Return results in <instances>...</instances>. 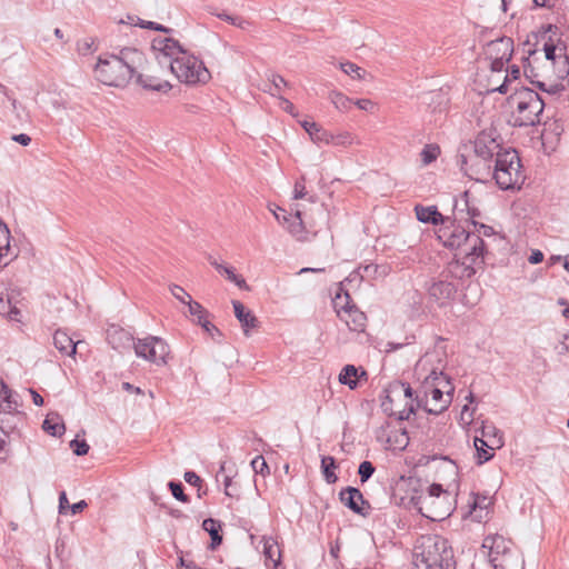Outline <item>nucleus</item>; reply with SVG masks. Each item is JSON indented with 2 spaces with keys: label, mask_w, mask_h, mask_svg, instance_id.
I'll return each mask as SVG.
<instances>
[{
  "label": "nucleus",
  "mask_w": 569,
  "mask_h": 569,
  "mask_svg": "<svg viewBox=\"0 0 569 569\" xmlns=\"http://www.w3.org/2000/svg\"><path fill=\"white\" fill-rule=\"evenodd\" d=\"M437 238L446 248L459 251L456 262L450 264V272L460 278L472 277L476 273L475 266L482 262V238L450 220L438 229Z\"/></svg>",
  "instance_id": "obj_1"
},
{
  "label": "nucleus",
  "mask_w": 569,
  "mask_h": 569,
  "mask_svg": "<svg viewBox=\"0 0 569 569\" xmlns=\"http://www.w3.org/2000/svg\"><path fill=\"white\" fill-rule=\"evenodd\" d=\"M402 483L412 491L409 496V503L423 517L432 521H440L451 515L453 510L452 496L442 489L441 485L433 483L423 490L417 478H408Z\"/></svg>",
  "instance_id": "obj_2"
},
{
  "label": "nucleus",
  "mask_w": 569,
  "mask_h": 569,
  "mask_svg": "<svg viewBox=\"0 0 569 569\" xmlns=\"http://www.w3.org/2000/svg\"><path fill=\"white\" fill-rule=\"evenodd\" d=\"M144 61L143 53L134 48H123L119 54L99 57L94 67L96 78L103 84L124 87Z\"/></svg>",
  "instance_id": "obj_3"
},
{
  "label": "nucleus",
  "mask_w": 569,
  "mask_h": 569,
  "mask_svg": "<svg viewBox=\"0 0 569 569\" xmlns=\"http://www.w3.org/2000/svg\"><path fill=\"white\" fill-rule=\"evenodd\" d=\"M475 158H479L482 163H475L472 158H468L465 154H460L459 163L460 169L473 180H482L485 172L489 174L491 167L487 164L493 157L498 158V154L503 152L501 147V138L495 129L481 131L473 142Z\"/></svg>",
  "instance_id": "obj_4"
},
{
  "label": "nucleus",
  "mask_w": 569,
  "mask_h": 569,
  "mask_svg": "<svg viewBox=\"0 0 569 569\" xmlns=\"http://www.w3.org/2000/svg\"><path fill=\"white\" fill-rule=\"evenodd\" d=\"M418 569H453L455 556L449 541L439 535L421 536L416 546Z\"/></svg>",
  "instance_id": "obj_5"
},
{
  "label": "nucleus",
  "mask_w": 569,
  "mask_h": 569,
  "mask_svg": "<svg viewBox=\"0 0 569 569\" xmlns=\"http://www.w3.org/2000/svg\"><path fill=\"white\" fill-rule=\"evenodd\" d=\"M509 103L513 107L515 126L530 127L541 122L545 101L536 91L526 87L515 89L509 98Z\"/></svg>",
  "instance_id": "obj_6"
},
{
  "label": "nucleus",
  "mask_w": 569,
  "mask_h": 569,
  "mask_svg": "<svg viewBox=\"0 0 569 569\" xmlns=\"http://www.w3.org/2000/svg\"><path fill=\"white\" fill-rule=\"evenodd\" d=\"M492 177L501 190L520 188L525 180L518 152L506 149L495 159Z\"/></svg>",
  "instance_id": "obj_7"
},
{
  "label": "nucleus",
  "mask_w": 569,
  "mask_h": 569,
  "mask_svg": "<svg viewBox=\"0 0 569 569\" xmlns=\"http://www.w3.org/2000/svg\"><path fill=\"white\" fill-rule=\"evenodd\" d=\"M169 70L180 82L186 84L206 83L210 73L203 62L186 50L171 61Z\"/></svg>",
  "instance_id": "obj_8"
},
{
  "label": "nucleus",
  "mask_w": 569,
  "mask_h": 569,
  "mask_svg": "<svg viewBox=\"0 0 569 569\" xmlns=\"http://www.w3.org/2000/svg\"><path fill=\"white\" fill-rule=\"evenodd\" d=\"M511 541L500 535L488 536L482 542V548L488 549L490 563L495 569H509L513 559Z\"/></svg>",
  "instance_id": "obj_9"
},
{
  "label": "nucleus",
  "mask_w": 569,
  "mask_h": 569,
  "mask_svg": "<svg viewBox=\"0 0 569 569\" xmlns=\"http://www.w3.org/2000/svg\"><path fill=\"white\" fill-rule=\"evenodd\" d=\"M513 52V40L509 37H500L488 42L483 49L485 60L490 69L500 72L505 63L509 62Z\"/></svg>",
  "instance_id": "obj_10"
},
{
  "label": "nucleus",
  "mask_w": 569,
  "mask_h": 569,
  "mask_svg": "<svg viewBox=\"0 0 569 569\" xmlns=\"http://www.w3.org/2000/svg\"><path fill=\"white\" fill-rule=\"evenodd\" d=\"M133 347L137 357L156 365H166L167 358L170 355L168 343L159 337L150 336L144 339H138V341L133 343Z\"/></svg>",
  "instance_id": "obj_11"
},
{
  "label": "nucleus",
  "mask_w": 569,
  "mask_h": 569,
  "mask_svg": "<svg viewBox=\"0 0 569 569\" xmlns=\"http://www.w3.org/2000/svg\"><path fill=\"white\" fill-rule=\"evenodd\" d=\"M349 299L350 296L347 292L343 296L336 295L333 305L337 315L351 331L363 332L367 326V317L356 306H351Z\"/></svg>",
  "instance_id": "obj_12"
},
{
  "label": "nucleus",
  "mask_w": 569,
  "mask_h": 569,
  "mask_svg": "<svg viewBox=\"0 0 569 569\" xmlns=\"http://www.w3.org/2000/svg\"><path fill=\"white\" fill-rule=\"evenodd\" d=\"M428 395L422 393L421 390L417 392L415 401L418 407H423V409L431 415H440L443 412L449 405L451 403V396L445 395L447 389H442L440 387H436L435 385H429Z\"/></svg>",
  "instance_id": "obj_13"
},
{
  "label": "nucleus",
  "mask_w": 569,
  "mask_h": 569,
  "mask_svg": "<svg viewBox=\"0 0 569 569\" xmlns=\"http://www.w3.org/2000/svg\"><path fill=\"white\" fill-rule=\"evenodd\" d=\"M152 50L156 52V59L161 68L169 69L171 61L176 60L183 51L178 41L171 38L154 39Z\"/></svg>",
  "instance_id": "obj_14"
},
{
  "label": "nucleus",
  "mask_w": 569,
  "mask_h": 569,
  "mask_svg": "<svg viewBox=\"0 0 569 569\" xmlns=\"http://www.w3.org/2000/svg\"><path fill=\"white\" fill-rule=\"evenodd\" d=\"M456 292V286L443 280L435 281L428 288L429 300L439 307L449 305L453 300Z\"/></svg>",
  "instance_id": "obj_15"
},
{
  "label": "nucleus",
  "mask_w": 569,
  "mask_h": 569,
  "mask_svg": "<svg viewBox=\"0 0 569 569\" xmlns=\"http://www.w3.org/2000/svg\"><path fill=\"white\" fill-rule=\"evenodd\" d=\"M340 501L355 513L366 516L370 509L368 501L363 499L362 492L355 487H347L339 493Z\"/></svg>",
  "instance_id": "obj_16"
},
{
  "label": "nucleus",
  "mask_w": 569,
  "mask_h": 569,
  "mask_svg": "<svg viewBox=\"0 0 569 569\" xmlns=\"http://www.w3.org/2000/svg\"><path fill=\"white\" fill-rule=\"evenodd\" d=\"M478 441L480 446H486L489 450L495 451L503 446V433L495 425L485 422Z\"/></svg>",
  "instance_id": "obj_17"
},
{
  "label": "nucleus",
  "mask_w": 569,
  "mask_h": 569,
  "mask_svg": "<svg viewBox=\"0 0 569 569\" xmlns=\"http://www.w3.org/2000/svg\"><path fill=\"white\" fill-rule=\"evenodd\" d=\"M429 385H435L437 388L440 387L442 389H447V391H445V395H450L452 397L453 387L451 386L449 378L442 371H438L437 368H432L423 377L421 392L426 393V396L428 395L427 389L429 388Z\"/></svg>",
  "instance_id": "obj_18"
},
{
  "label": "nucleus",
  "mask_w": 569,
  "mask_h": 569,
  "mask_svg": "<svg viewBox=\"0 0 569 569\" xmlns=\"http://www.w3.org/2000/svg\"><path fill=\"white\" fill-rule=\"evenodd\" d=\"M278 211L283 212V224L287 223L288 231L299 240L305 239L307 226L302 219V212L295 209V214H287L286 210L278 207Z\"/></svg>",
  "instance_id": "obj_19"
},
{
  "label": "nucleus",
  "mask_w": 569,
  "mask_h": 569,
  "mask_svg": "<svg viewBox=\"0 0 569 569\" xmlns=\"http://www.w3.org/2000/svg\"><path fill=\"white\" fill-rule=\"evenodd\" d=\"M80 341L73 339L63 330H56L53 333V345L61 356L74 357Z\"/></svg>",
  "instance_id": "obj_20"
},
{
  "label": "nucleus",
  "mask_w": 569,
  "mask_h": 569,
  "mask_svg": "<svg viewBox=\"0 0 569 569\" xmlns=\"http://www.w3.org/2000/svg\"><path fill=\"white\" fill-rule=\"evenodd\" d=\"M416 217L420 222L431 223V224H443L446 221H449V218H445L437 209L436 206L423 207L416 206L415 207Z\"/></svg>",
  "instance_id": "obj_21"
},
{
  "label": "nucleus",
  "mask_w": 569,
  "mask_h": 569,
  "mask_svg": "<svg viewBox=\"0 0 569 569\" xmlns=\"http://www.w3.org/2000/svg\"><path fill=\"white\" fill-rule=\"evenodd\" d=\"M234 316L241 323L244 335H248L250 329H254L258 326V319L254 315L247 310L242 302L238 300L232 301Z\"/></svg>",
  "instance_id": "obj_22"
},
{
  "label": "nucleus",
  "mask_w": 569,
  "mask_h": 569,
  "mask_svg": "<svg viewBox=\"0 0 569 569\" xmlns=\"http://www.w3.org/2000/svg\"><path fill=\"white\" fill-rule=\"evenodd\" d=\"M262 542V553L266 558V561H270L273 568H277L280 563L281 551L279 549L278 542L272 537L263 536L261 539Z\"/></svg>",
  "instance_id": "obj_23"
},
{
  "label": "nucleus",
  "mask_w": 569,
  "mask_h": 569,
  "mask_svg": "<svg viewBox=\"0 0 569 569\" xmlns=\"http://www.w3.org/2000/svg\"><path fill=\"white\" fill-rule=\"evenodd\" d=\"M137 81L144 89L154 91L168 92L172 88L169 81L146 73H139Z\"/></svg>",
  "instance_id": "obj_24"
},
{
  "label": "nucleus",
  "mask_w": 569,
  "mask_h": 569,
  "mask_svg": "<svg viewBox=\"0 0 569 569\" xmlns=\"http://www.w3.org/2000/svg\"><path fill=\"white\" fill-rule=\"evenodd\" d=\"M367 377V372L355 367L353 365H346L339 373V382L348 386L350 389H356L358 386V379Z\"/></svg>",
  "instance_id": "obj_25"
},
{
  "label": "nucleus",
  "mask_w": 569,
  "mask_h": 569,
  "mask_svg": "<svg viewBox=\"0 0 569 569\" xmlns=\"http://www.w3.org/2000/svg\"><path fill=\"white\" fill-rule=\"evenodd\" d=\"M0 315L12 321H21V311L12 303L8 292H0Z\"/></svg>",
  "instance_id": "obj_26"
},
{
  "label": "nucleus",
  "mask_w": 569,
  "mask_h": 569,
  "mask_svg": "<svg viewBox=\"0 0 569 569\" xmlns=\"http://www.w3.org/2000/svg\"><path fill=\"white\" fill-rule=\"evenodd\" d=\"M302 128L308 132L310 139L316 143H326L328 142V138H330V132L323 129L315 121H302Z\"/></svg>",
  "instance_id": "obj_27"
},
{
  "label": "nucleus",
  "mask_w": 569,
  "mask_h": 569,
  "mask_svg": "<svg viewBox=\"0 0 569 569\" xmlns=\"http://www.w3.org/2000/svg\"><path fill=\"white\" fill-rule=\"evenodd\" d=\"M43 430L53 436V437H60L64 433L66 427L61 419V417L58 413H49L47 415L43 425Z\"/></svg>",
  "instance_id": "obj_28"
},
{
  "label": "nucleus",
  "mask_w": 569,
  "mask_h": 569,
  "mask_svg": "<svg viewBox=\"0 0 569 569\" xmlns=\"http://www.w3.org/2000/svg\"><path fill=\"white\" fill-rule=\"evenodd\" d=\"M202 528L210 535V538H211L210 549L214 550L222 542V536L220 535V531H221L220 521L214 520L212 518H208V519L203 520Z\"/></svg>",
  "instance_id": "obj_29"
},
{
  "label": "nucleus",
  "mask_w": 569,
  "mask_h": 569,
  "mask_svg": "<svg viewBox=\"0 0 569 569\" xmlns=\"http://www.w3.org/2000/svg\"><path fill=\"white\" fill-rule=\"evenodd\" d=\"M337 468L336 460L331 456H323L321 459V469L323 477L328 483H335L338 480L335 469Z\"/></svg>",
  "instance_id": "obj_30"
},
{
  "label": "nucleus",
  "mask_w": 569,
  "mask_h": 569,
  "mask_svg": "<svg viewBox=\"0 0 569 569\" xmlns=\"http://www.w3.org/2000/svg\"><path fill=\"white\" fill-rule=\"evenodd\" d=\"M353 143L359 142L356 139V137L348 131L338 132L336 134L330 132V138H328L327 142V144H333L339 147H350Z\"/></svg>",
  "instance_id": "obj_31"
},
{
  "label": "nucleus",
  "mask_w": 569,
  "mask_h": 569,
  "mask_svg": "<svg viewBox=\"0 0 569 569\" xmlns=\"http://www.w3.org/2000/svg\"><path fill=\"white\" fill-rule=\"evenodd\" d=\"M108 341L114 349H119L126 343H130L133 341V338L124 330H112L108 333Z\"/></svg>",
  "instance_id": "obj_32"
},
{
  "label": "nucleus",
  "mask_w": 569,
  "mask_h": 569,
  "mask_svg": "<svg viewBox=\"0 0 569 569\" xmlns=\"http://www.w3.org/2000/svg\"><path fill=\"white\" fill-rule=\"evenodd\" d=\"M401 395L405 396V398L412 400L413 390L410 387L409 383L406 382H396L390 386L389 395L387 398L392 401L393 397H400Z\"/></svg>",
  "instance_id": "obj_33"
},
{
  "label": "nucleus",
  "mask_w": 569,
  "mask_h": 569,
  "mask_svg": "<svg viewBox=\"0 0 569 569\" xmlns=\"http://www.w3.org/2000/svg\"><path fill=\"white\" fill-rule=\"evenodd\" d=\"M220 273L226 276V278L229 281L233 282L238 288L249 290V286L247 284L246 280L241 276L236 274L234 269L232 267L223 264Z\"/></svg>",
  "instance_id": "obj_34"
},
{
  "label": "nucleus",
  "mask_w": 569,
  "mask_h": 569,
  "mask_svg": "<svg viewBox=\"0 0 569 569\" xmlns=\"http://www.w3.org/2000/svg\"><path fill=\"white\" fill-rule=\"evenodd\" d=\"M329 98L333 106L342 111L350 109L352 104V100L350 98L338 91H332Z\"/></svg>",
  "instance_id": "obj_35"
},
{
  "label": "nucleus",
  "mask_w": 569,
  "mask_h": 569,
  "mask_svg": "<svg viewBox=\"0 0 569 569\" xmlns=\"http://www.w3.org/2000/svg\"><path fill=\"white\" fill-rule=\"evenodd\" d=\"M340 69L353 79L361 80L366 76V70L349 61L340 63Z\"/></svg>",
  "instance_id": "obj_36"
},
{
  "label": "nucleus",
  "mask_w": 569,
  "mask_h": 569,
  "mask_svg": "<svg viewBox=\"0 0 569 569\" xmlns=\"http://www.w3.org/2000/svg\"><path fill=\"white\" fill-rule=\"evenodd\" d=\"M440 154V149L437 144H427L420 152L421 161L423 164L433 162Z\"/></svg>",
  "instance_id": "obj_37"
},
{
  "label": "nucleus",
  "mask_w": 569,
  "mask_h": 569,
  "mask_svg": "<svg viewBox=\"0 0 569 569\" xmlns=\"http://www.w3.org/2000/svg\"><path fill=\"white\" fill-rule=\"evenodd\" d=\"M479 437H475L473 443L477 451V463L482 465L493 457V451L489 450L486 446H480Z\"/></svg>",
  "instance_id": "obj_38"
},
{
  "label": "nucleus",
  "mask_w": 569,
  "mask_h": 569,
  "mask_svg": "<svg viewBox=\"0 0 569 569\" xmlns=\"http://www.w3.org/2000/svg\"><path fill=\"white\" fill-rule=\"evenodd\" d=\"M523 73L532 84H536L539 89H545V82L539 79V74L531 66L530 59H528V62L523 66Z\"/></svg>",
  "instance_id": "obj_39"
},
{
  "label": "nucleus",
  "mask_w": 569,
  "mask_h": 569,
  "mask_svg": "<svg viewBox=\"0 0 569 569\" xmlns=\"http://www.w3.org/2000/svg\"><path fill=\"white\" fill-rule=\"evenodd\" d=\"M270 82L271 83L268 92L272 96H279L282 91V88L288 86L287 81L279 74H272Z\"/></svg>",
  "instance_id": "obj_40"
},
{
  "label": "nucleus",
  "mask_w": 569,
  "mask_h": 569,
  "mask_svg": "<svg viewBox=\"0 0 569 569\" xmlns=\"http://www.w3.org/2000/svg\"><path fill=\"white\" fill-rule=\"evenodd\" d=\"M170 292L177 300H179L183 305H188L190 301H192L191 296L182 287L178 284L170 286Z\"/></svg>",
  "instance_id": "obj_41"
},
{
  "label": "nucleus",
  "mask_w": 569,
  "mask_h": 569,
  "mask_svg": "<svg viewBox=\"0 0 569 569\" xmlns=\"http://www.w3.org/2000/svg\"><path fill=\"white\" fill-rule=\"evenodd\" d=\"M168 487L172 493V496L181 501V502H188L189 497L183 492V486L181 482L170 481L168 483Z\"/></svg>",
  "instance_id": "obj_42"
},
{
  "label": "nucleus",
  "mask_w": 569,
  "mask_h": 569,
  "mask_svg": "<svg viewBox=\"0 0 569 569\" xmlns=\"http://www.w3.org/2000/svg\"><path fill=\"white\" fill-rule=\"evenodd\" d=\"M520 77V68L517 66H512L511 70L507 73L505 78V82L498 87L496 90L500 93H507L508 92V86L507 82H510L512 80H517Z\"/></svg>",
  "instance_id": "obj_43"
},
{
  "label": "nucleus",
  "mask_w": 569,
  "mask_h": 569,
  "mask_svg": "<svg viewBox=\"0 0 569 569\" xmlns=\"http://www.w3.org/2000/svg\"><path fill=\"white\" fill-rule=\"evenodd\" d=\"M251 468L253 469V471L256 473H259L261 476H267L269 475L270 470H269V467L264 460V458L262 456H257L252 461H251Z\"/></svg>",
  "instance_id": "obj_44"
},
{
  "label": "nucleus",
  "mask_w": 569,
  "mask_h": 569,
  "mask_svg": "<svg viewBox=\"0 0 569 569\" xmlns=\"http://www.w3.org/2000/svg\"><path fill=\"white\" fill-rule=\"evenodd\" d=\"M375 472V467L370 461H362L359 466L358 473L360 481L365 483Z\"/></svg>",
  "instance_id": "obj_45"
},
{
  "label": "nucleus",
  "mask_w": 569,
  "mask_h": 569,
  "mask_svg": "<svg viewBox=\"0 0 569 569\" xmlns=\"http://www.w3.org/2000/svg\"><path fill=\"white\" fill-rule=\"evenodd\" d=\"M189 313L197 318L198 321H202V319L207 316L206 309L197 301H190L188 305Z\"/></svg>",
  "instance_id": "obj_46"
},
{
  "label": "nucleus",
  "mask_w": 569,
  "mask_h": 569,
  "mask_svg": "<svg viewBox=\"0 0 569 569\" xmlns=\"http://www.w3.org/2000/svg\"><path fill=\"white\" fill-rule=\"evenodd\" d=\"M70 448L72 449L73 453L77 456H84L89 451V445L86 440H78L73 439L70 442Z\"/></svg>",
  "instance_id": "obj_47"
},
{
  "label": "nucleus",
  "mask_w": 569,
  "mask_h": 569,
  "mask_svg": "<svg viewBox=\"0 0 569 569\" xmlns=\"http://www.w3.org/2000/svg\"><path fill=\"white\" fill-rule=\"evenodd\" d=\"M490 505V500L487 497H480L479 495H476L472 497V500L469 502V506L471 507L472 511H476L479 509H487Z\"/></svg>",
  "instance_id": "obj_48"
},
{
  "label": "nucleus",
  "mask_w": 569,
  "mask_h": 569,
  "mask_svg": "<svg viewBox=\"0 0 569 569\" xmlns=\"http://www.w3.org/2000/svg\"><path fill=\"white\" fill-rule=\"evenodd\" d=\"M0 396L3 398L6 409L11 410L13 408L11 406L12 390L9 389V387L4 383L3 380L0 381Z\"/></svg>",
  "instance_id": "obj_49"
},
{
  "label": "nucleus",
  "mask_w": 569,
  "mask_h": 569,
  "mask_svg": "<svg viewBox=\"0 0 569 569\" xmlns=\"http://www.w3.org/2000/svg\"><path fill=\"white\" fill-rule=\"evenodd\" d=\"M198 325H200L204 331L208 332L213 339L216 335L219 337L221 336L220 330L207 319V316L202 319V321H198Z\"/></svg>",
  "instance_id": "obj_50"
},
{
  "label": "nucleus",
  "mask_w": 569,
  "mask_h": 569,
  "mask_svg": "<svg viewBox=\"0 0 569 569\" xmlns=\"http://www.w3.org/2000/svg\"><path fill=\"white\" fill-rule=\"evenodd\" d=\"M306 194L305 177H301L295 183L293 199H302Z\"/></svg>",
  "instance_id": "obj_51"
},
{
  "label": "nucleus",
  "mask_w": 569,
  "mask_h": 569,
  "mask_svg": "<svg viewBox=\"0 0 569 569\" xmlns=\"http://www.w3.org/2000/svg\"><path fill=\"white\" fill-rule=\"evenodd\" d=\"M183 479L191 486L200 487L202 483V479L194 471H186L183 475Z\"/></svg>",
  "instance_id": "obj_52"
},
{
  "label": "nucleus",
  "mask_w": 569,
  "mask_h": 569,
  "mask_svg": "<svg viewBox=\"0 0 569 569\" xmlns=\"http://www.w3.org/2000/svg\"><path fill=\"white\" fill-rule=\"evenodd\" d=\"M429 362V359H428V355H426L425 357H422L417 366H416V373L421 377L422 376V372L427 371V365Z\"/></svg>",
  "instance_id": "obj_53"
},
{
  "label": "nucleus",
  "mask_w": 569,
  "mask_h": 569,
  "mask_svg": "<svg viewBox=\"0 0 569 569\" xmlns=\"http://www.w3.org/2000/svg\"><path fill=\"white\" fill-rule=\"evenodd\" d=\"M12 140L24 147L31 142V138L26 133L13 134Z\"/></svg>",
  "instance_id": "obj_54"
},
{
  "label": "nucleus",
  "mask_w": 569,
  "mask_h": 569,
  "mask_svg": "<svg viewBox=\"0 0 569 569\" xmlns=\"http://www.w3.org/2000/svg\"><path fill=\"white\" fill-rule=\"evenodd\" d=\"M355 103L359 109L366 111H370L373 108V102L369 99H359Z\"/></svg>",
  "instance_id": "obj_55"
},
{
  "label": "nucleus",
  "mask_w": 569,
  "mask_h": 569,
  "mask_svg": "<svg viewBox=\"0 0 569 569\" xmlns=\"http://www.w3.org/2000/svg\"><path fill=\"white\" fill-rule=\"evenodd\" d=\"M543 260V253L540 250H533L528 258L531 264L540 263Z\"/></svg>",
  "instance_id": "obj_56"
},
{
  "label": "nucleus",
  "mask_w": 569,
  "mask_h": 569,
  "mask_svg": "<svg viewBox=\"0 0 569 569\" xmlns=\"http://www.w3.org/2000/svg\"><path fill=\"white\" fill-rule=\"evenodd\" d=\"M545 58L549 61L556 59V47L553 44H545Z\"/></svg>",
  "instance_id": "obj_57"
},
{
  "label": "nucleus",
  "mask_w": 569,
  "mask_h": 569,
  "mask_svg": "<svg viewBox=\"0 0 569 569\" xmlns=\"http://www.w3.org/2000/svg\"><path fill=\"white\" fill-rule=\"evenodd\" d=\"M232 26L246 30L251 26V22L241 17H234V22H232Z\"/></svg>",
  "instance_id": "obj_58"
},
{
  "label": "nucleus",
  "mask_w": 569,
  "mask_h": 569,
  "mask_svg": "<svg viewBox=\"0 0 569 569\" xmlns=\"http://www.w3.org/2000/svg\"><path fill=\"white\" fill-rule=\"evenodd\" d=\"M232 26L246 30L251 26V22L241 17H234V22H232Z\"/></svg>",
  "instance_id": "obj_59"
},
{
  "label": "nucleus",
  "mask_w": 569,
  "mask_h": 569,
  "mask_svg": "<svg viewBox=\"0 0 569 569\" xmlns=\"http://www.w3.org/2000/svg\"><path fill=\"white\" fill-rule=\"evenodd\" d=\"M558 352L560 355L569 352V333L563 336V339L558 347Z\"/></svg>",
  "instance_id": "obj_60"
},
{
  "label": "nucleus",
  "mask_w": 569,
  "mask_h": 569,
  "mask_svg": "<svg viewBox=\"0 0 569 569\" xmlns=\"http://www.w3.org/2000/svg\"><path fill=\"white\" fill-rule=\"evenodd\" d=\"M556 3V0H533V6L536 8H552Z\"/></svg>",
  "instance_id": "obj_61"
},
{
  "label": "nucleus",
  "mask_w": 569,
  "mask_h": 569,
  "mask_svg": "<svg viewBox=\"0 0 569 569\" xmlns=\"http://www.w3.org/2000/svg\"><path fill=\"white\" fill-rule=\"evenodd\" d=\"M69 501L64 491L59 496V512L62 513L66 508H69Z\"/></svg>",
  "instance_id": "obj_62"
},
{
  "label": "nucleus",
  "mask_w": 569,
  "mask_h": 569,
  "mask_svg": "<svg viewBox=\"0 0 569 569\" xmlns=\"http://www.w3.org/2000/svg\"><path fill=\"white\" fill-rule=\"evenodd\" d=\"M87 507V502L84 500H81L79 502L73 503L70 506L72 515L80 513L84 508Z\"/></svg>",
  "instance_id": "obj_63"
},
{
  "label": "nucleus",
  "mask_w": 569,
  "mask_h": 569,
  "mask_svg": "<svg viewBox=\"0 0 569 569\" xmlns=\"http://www.w3.org/2000/svg\"><path fill=\"white\" fill-rule=\"evenodd\" d=\"M280 100H281V107L284 111L293 114V111H295V106L292 104V102H290L288 99H284V98H281L280 97Z\"/></svg>",
  "instance_id": "obj_64"
}]
</instances>
